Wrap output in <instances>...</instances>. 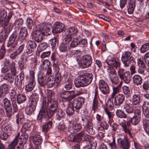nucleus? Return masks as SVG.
Listing matches in <instances>:
<instances>
[{
  "instance_id": "nucleus-62",
  "label": "nucleus",
  "mask_w": 149,
  "mask_h": 149,
  "mask_svg": "<svg viewBox=\"0 0 149 149\" xmlns=\"http://www.w3.org/2000/svg\"><path fill=\"white\" fill-rule=\"evenodd\" d=\"M17 144V141L16 139H14L6 149H15V146Z\"/></svg>"
},
{
  "instance_id": "nucleus-50",
  "label": "nucleus",
  "mask_w": 149,
  "mask_h": 149,
  "mask_svg": "<svg viewBox=\"0 0 149 149\" xmlns=\"http://www.w3.org/2000/svg\"><path fill=\"white\" fill-rule=\"evenodd\" d=\"M36 109L33 108V107L28 106L26 107L25 109V111L26 114L28 115H30L32 114V113L35 111Z\"/></svg>"
},
{
  "instance_id": "nucleus-12",
  "label": "nucleus",
  "mask_w": 149,
  "mask_h": 149,
  "mask_svg": "<svg viewBox=\"0 0 149 149\" xmlns=\"http://www.w3.org/2000/svg\"><path fill=\"white\" fill-rule=\"evenodd\" d=\"M81 120L84 123L83 125H86L87 131L88 133L91 135H93L95 133V131L93 129V125L92 123L91 119L89 117L82 118Z\"/></svg>"
},
{
  "instance_id": "nucleus-37",
  "label": "nucleus",
  "mask_w": 149,
  "mask_h": 149,
  "mask_svg": "<svg viewBox=\"0 0 149 149\" xmlns=\"http://www.w3.org/2000/svg\"><path fill=\"white\" fill-rule=\"evenodd\" d=\"M133 83L136 86H139L142 83V78L141 76L139 75H135L133 77Z\"/></svg>"
},
{
  "instance_id": "nucleus-45",
  "label": "nucleus",
  "mask_w": 149,
  "mask_h": 149,
  "mask_svg": "<svg viewBox=\"0 0 149 149\" xmlns=\"http://www.w3.org/2000/svg\"><path fill=\"white\" fill-rule=\"evenodd\" d=\"M74 107L71 103L70 104L66 110V113L69 116H70L74 113L75 109H74Z\"/></svg>"
},
{
  "instance_id": "nucleus-61",
  "label": "nucleus",
  "mask_w": 149,
  "mask_h": 149,
  "mask_svg": "<svg viewBox=\"0 0 149 149\" xmlns=\"http://www.w3.org/2000/svg\"><path fill=\"white\" fill-rule=\"evenodd\" d=\"M112 100H108L106 103V107L109 109H111L113 107L114 104L113 99H111Z\"/></svg>"
},
{
  "instance_id": "nucleus-55",
  "label": "nucleus",
  "mask_w": 149,
  "mask_h": 149,
  "mask_svg": "<svg viewBox=\"0 0 149 149\" xmlns=\"http://www.w3.org/2000/svg\"><path fill=\"white\" fill-rule=\"evenodd\" d=\"M15 63L13 61L10 64V68L11 69V72L12 74L14 76L16 74V71L15 65Z\"/></svg>"
},
{
  "instance_id": "nucleus-21",
  "label": "nucleus",
  "mask_w": 149,
  "mask_h": 149,
  "mask_svg": "<svg viewBox=\"0 0 149 149\" xmlns=\"http://www.w3.org/2000/svg\"><path fill=\"white\" fill-rule=\"evenodd\" d=\"M109 78L112 84H117L119 82L118 77L117 76L116 72L114 69H112L109 72Z\"/></svg>"
},
{
  "instance_id": "nucleus-14",
  "label": "nucleus",
  "mask_w": 149,
  "mask_h": 149,
  "mask_svg": "<svg viewBox=\"0 0 149 149\" xmlns=\"http://www.w3.org/2000/svg\"><path fill=\"white\" fill-rule=\"evenodd\" d=\"M99 89L101 93L104 95L109 93V89L108 85L103 80H99L98 84Z\"/></svg>"
},
{
  "instance_id": "nucleus-1",
  "label": "nucleus",
  "mask_w": 149,
  "mask_h": 149,
  "mask_svg": "<svg viewBox=\"0 0 149 149\" xmlns=\"http://www.w3.org/2000/svg\"><path fill=\"white\" fill-rule=\"evenodd\" d=\"M8 93V86L7 84H4L0 87V100L3 99L6 114L8 117H11L12 108L10 101L7 98H4Z\"/></svg>"
},
{
  "instance_id": "nucleus-20",
  "label": "nucleus",
  "mask_w": 149,
  "mask_h": 149,
  "mask_svg": "<svg viewBox=\"0 0 149 149\" xmlns=\"http://www.w3.org/2000/svg\"><path fill=\"white\" fill-rule=\"evenodd\" d=\"M114 99V105L116 106H119L123 102L125 99V96L122 94H119L115 96Z\"/></svg>"
},
{
  "instance_id": "nucleus-11",
  "label": "nucleus",
  "mask_w": 149,
  "mask_h": 149,
  "mask_svg": "<svg viewBox=\"0 0 149 149\" xmlns=\"http://www.w3.org/2000/svg\"><path fill=\"white\" fill-rule=\"evenodd\" d=\"M59 80L56 78L50 77L47 78V80L46 84L48 88H50L53 87H57L60 84L61 79H59Z\"/></svg>"
},
{
  "instance_id": "nucleus-38",
  "label": "nucleus",
  "mask_w": 149,
  "mask_h": 149,
  "mask_svg": "<svg viewBox=\"0 0 149 149\" xmlns=\"http://www.w3.org/2000/svg\"><path fill=\"white\" fill-rule=\"evenodd\" d=\"M3 78L6 80H7L10 84H12L14 81V78L12 76L11 73L9 72L5 74L3 77Z\"/></svg>"
},
{
  "instance_id": "nucleus-56",
  "label": "nucleus",
  "mask_w": 149,
  "mask_h": 149,
  "mask_svg": "<svg viewBox=\"0 0 149 149\" xmlns=\"http://www.w3.org/2000/svg\"><path fill=\"white\" fill-rule=\"evenodd\" d=\"M67 81L68 82L65 83V85L64 88L66 90H69L72 88L73 85L71 81H68V79H67Z\"/></svg>"
},
{
  "instance_id": "nucleus-41",
  "label": "nucleus",
  "mask_w": 149,
  "mask_h": 149,
  "mask_svg": "<svg viewBox=\"0 0 149 149\" xmlns=\"http://www.w3.org/2000/svg\"><path fill=\"white\" fill-rule=\"evenodd\" d=\"M80 38L79 37L77 36L74 37L72 39L70 45L71 47H77L79 44L78 41L79 40Z\"/></svg>"
},
{
  "instance_id": "nucleus-23",
  "label": "nucleus",
  "mask_w": 149,
  "mask_h": 149,
  "mask_svg": "<svg viewBox=\"0 0 149 149\" xmlns=\"http://www.w3.org/2000/svg\"><path fill=\"white\" fill-rule=\"evenodd\" d=\"M99 97L97 88L96 87L95 88L94 97L93 100L92 109L95 111L97 109L98 107V100Z\"/></svg>"
},
{
  "instance_id": "nucleus-35",
  "label": "nucleus",
  "mask_w": 149,
  "mask_h": 149,
  "mask_svg": "<svg viewBox=\"0 0 149 149\" xmlns=\"http://www.w3.org/2000/svg\"><path fill=\"white\" fill-rule=\"evenodd\" d=\"M32 137L33 143L36 145H40L42 143V137L38 134L33 135Z\"/></svg>"
},
{
  "instance_id": "nucleus-15",
  "label": "nucleus",
  "mask_w": 149,
  "mask_h": 149,
  "mask_svg": "<svg viewBox=\"0 0 149 149\" xmlns=\"http://www.w3.org/2000/svg\"><path fill=\"white\" fill-rule=\"evenodd\" d=\"M24 79V73L22 71L17 75L15 79V84L18 89L22 88V81Z\"/></svg>"
},
{
  "instance_id": "nucleus-42",
  "label": "nucleus",
  "mask_w": 149,
  "mask_h": 149,
  "mask_svg": "<svg viewBox=\"0 0 149 149\" xmlns=\"http://www.w3.org/2000/svg\"><path fill=\"white\" fill-rule=\"evenodd\" d=\"M58 41L57 38L55 37H54V38L50 40L49 42V46L53 49H54L56 45H58Z\"/></svg>"
},
{
  "instance_id": "nucleus-39",
  "label": "nucleus",
  "mask_w": 149,
  "mask_h": 149,
  "mask_svg": "<svg viewBox=\"0 0 149 149\" xmlns=\"http://www.w3.org/2000/svg\"><path fill=\"white\" fill-rule=\"evenodd\" d=\"M69 49V44L63 43L60 45L59 47L60 51L62 52H65Z\"/></svg>"
},
{
  "instance_id": "nucleus-49",
  "label": "nucleus",
  "mask_w": 149,
  "mask_h": 149,
  "mask_svg": "<svg viewBox=\"0 0 149 149\" xmlns=\"http://www.w3.org/2000/svg\"><path fill=\"white\" fill-rule=\"evenodd\" d=\"M149 50V42L145 43L143 45L140 49L141 53H144Z\"/></svg>"
},
{
  "instance_id": "nucleus-51",
  "label": "nucleus",
  "mask_w": 149,
  "mask_h": 149,
  "mask_svg": "<svg viewBox=\"0 0 149 149\" xmlns=\"http://www.w3.org/2000/svg\"><path fill=\"white\" fill-rule=\"evenodd\" d=\"M81 128V125L79 124H77L73 126L72 127L73 132L74 133L79 131Z\"/></svg>"
},
{
  "instance_id": "nucleus-43",
  "label": "nucleus",
  "mask_w": 149,
  "mask_h": 149,
  "mask_svg": "<svg viewBox=\"0 0 149 149\" xmlns=\"http://www.w3.org/2000/svg\"><path fill=\"white\" fill-rule=\"evenodd\" d=\"M54 69L55 73V77L56 78L58 79H61V73L59 72L60 68L58 67L56 65H54Z\"/></svg>"
},
{
  "instance_id": "nucleus-9",
  "label": "nucleus",
  "mask_w": 149,
  "mask_h": 149,
  "mask_svg": "<svg viewBox=\"0 0 149 149\" xmlns=\"http://www.w3.org/2000/svg\"><path fill=\"white\" fill-rule=\"evenodd\" d=\"M73 91H64L60 93V96L66 101H70L78 95Z\"/></svg>"
},
{
  "instance_id": "nucleus-30",
  "label": "nucleus",
  "mask_w": 149,
  "mask_h": 149,
  "mask_svg": "<svg viewBox=\"0 0 149 149\" xmlns=\"http://www.w3.org/2000/svg\"><path fill=\"white\" fill-rule=\"evenodd\" d=\"M13 27V25L12 23L8 21H6L4 24L3 27L4 29V32L9 34L11 31Z\"/></svg>"
},
{
  "instance_id": "nucleus-63",
  "label": "nucleus",
  "mask_w": 149,
  "mask_h": 149,
  "mask_svg": "<svg viewBox=\"0 0 149 149\" xmlns=\"http://www.w3.org/2000/svg\"><path fill=\"white\" fill-rule=\"evenodd\" d=\"M112 141H109L108 144L111 147L112 149H116L117 147L116 146L115 140V139L112 138L111 139Z\"/></svg>"
},
{
  "instance_id": "nucleus-32",
  "label": "nucleus",
  "mask_w": 149,
  "mask_h": 149,
  "mask_svg": "<svg viewBox=\"0 0 149 149\" xmlns=\"http://www.w3.org/2000/svg\"><path fill=\"white\" fill-rule=\"evenodd\" d=\"M120 125L122 127V131L126 134L129 135L131 138H132L133 136L132 135L131 129L129 128V127L127 126L126 124L125 123H120Z\"/></svg>"
},
{
  "instance_id": "nucleus-59",
  "label": "nucleus",
  "mask_w": 149,
  "mask_h": 149,
  "mask_svg": "<svg viewBox=\"0 0 149 149\" xmlns=\"http://www.w3.org/2000/svg\"><path fill=\"white\" fill-rule=\"evenodd\" d=\"M123 92L124 95L129 96L130 94V90L129 87L127 86H123L122 87Z\"/></svg>"
},
{
  "instance_id": "nucleus-40",
  "label": "nucleus",
  "mask_w": 149,
  "mask_h": 149,
  "mask_svg": "<svg viewBox=\"0 0 149 149\" xmlns=\"http://www.w3.org/2000/svg\"><path fill=\"white\" fill-rule=\"evenodd\" d=\"M35 84V82L34 81H30V82L25 87V89L27 91H30L33 90Z\"/></svg>"
},
{
  "instance_id": "nucleus-17",
  "label": "nucleus",
  "mask_w": 149,
  "mask_h": 149,
  "mask_svg": "<svg viewBox=\"0 0 149 149\" xmlns=\"http://www.w3.org/2000/svg\"><path fill=\"white\" fill-rule=\"evenodd\" d=\"M45 102L47 107H49L51 111L53 112V113L57 110L58 108V102L56 100L53 99V100L48 101L47 102L45 100H43L42 102Z\"/></svg>"
},
{
  "instance_id": "nucleus-34",
  "label": "nucleus",
  "mask_w": 149,
  "mask_h": 149,
  "mask_svg": "<svg viewBox=\"0 0 149 149\" xmlns=\"http://www.w3.org/2000/svg\"><path fill=\"white\" fill-rule=\"evenodd\" d=\"M52 122L51 121L46 123L42 126V132L45 133H46L52 128Z\"/></svg>"
},
{
  "instance_id": "nucleus-57",
  "label": "nucleus",
  "mask_w": 149,
  "mask_h": 149,
  "mask_svg": "<svg viewBox=\"0 0 149 149\" xmlns=\"http://www.w3.org/2000/svg\"><path fill=\"white\" fill-rule=\"evenodd\" d=\"M27 45L32 49H33L34 50H35L37 47L36 43L34 41L31 40L28 41Z\"/></svg>"
},
{
  "instance_id": "nucleus-36",
  "label": "nucleus",
  "mask_w": 149,
  "mask_h": 149,
  "mask_svg": "<svg viewBox=\"0 0 149 149\" xmlns=\"http://www.w3.org/2000/svg\"><path fill=\"white\" fill-rule=\"evenodd\" d=\"M26 100V97L25 95L22 94H18L17 95L16 102L19 104L24 102Z\"/></svg>"
},
{
  "instance_id": "nucleus-60",
  "label": "nucleus",
  "mask_w": 149,
  "mask_h": 149,
  "mask_svg": "<svg viewBox=\"0 0 149 149\" xmlns=\"http://www.w3.org/2000/svg\"><path fill=\"white\" fill-rule=\"evenodd\" d=\"M137 64L140 67L143 68H146V64L141 58H138L137 60Z\"/></svg>"
},
{
  "instance_id": "nucleus-58",
  "label": "nucleus",
  "mask_w": 149,
  "mask_h": 149,
  "mask_svg": "<svg viewBox=\"0 0 149 149\" xmlns=\"http://www.w3.org/2000/svg\"><path fill=\"white\" fill-rule=\"evenodd\" d=\"M6 49L4 44H2L0 49V59L3 58L6 53Z\"/></svg>"
},
{
  "instance_id": "nucleus-27",
  "label": "nucleus",
  "mask_w": 149,
  "mask_h": 149,
  "mask_svg": "<svg viewBox=\"0 0 149 149\" xmlns=\"http://www.w3.org/2000/svg\"><path fill=\"white\" fill-rule=\"evenodd\" d=\"M47 77L44 74H40L38 76V81L39 84L41 86H45L46 84Z\"/></svg>"
},
{
  "instance_id": "nucleus-33",
  "label": "nucleus",
  "mask_w": 149,
  "mask_h": 149,
  "mask_svg": "<svg viewBox=\"0 0 149 149\" xmlns=\"http://www.w3.org/2000/svg\"><path fill=\"white\" fill-rule=\"evenodd\" d=\"M120 78L123 80L125 83L127 84H129L131 79L130 72L128 71H125V73Z\"/></svg>"
},
{
  "instance_id": "nucleus-6",
  "label": "nucleus",
  "mask_w": 149,
  "mask_h": 149,
  "mask_svg": "<svg viewBox=\"0 0 149 149\" xmlns=\"http://www.w3.org/2000/svg\"><path fill=\"white\" fill-rule=\"evenodd\" d=\"M17 34V32L15 31L10 36L7 45V46L10 47L8 49L9 52H11L17 46V42L16 39Z\"/></svg>"
},
{
  "instance_id": "nucleus-8",
  "label": "nucleus",
  "mask_w": 149,
  "mask_h": 149,
  "mask_svg": "<svg viewBox=\"0 0 149 149\" xmlns=\"http://www.w3.org/2000/svg\"><path fill=\"white\" fill-rule=\"evenodd\" d=\"M117 143L120 149H129L130 147V142L127 137L124 136L117 139Z\"/></svg>"
},
{
  "instance_id": "nucleus-25",
  "label": "nucleus",
  "mask_w": 149,
  "mask_h": 149,
  "mask_svg": "<svg viewBox=\"0 0 149 149\" xmlns=\"http://www.w3.org/2000/svg\"><path fill=\"white\" fill-rule=\"evenodd\" d=\"M134 107L131 106L130 102L129 104L127 103H125L121 106V108L122 110H125L128 114H134Z\"/></svg>"
},
{
  "instance_id": "nucleus-2",
  "label": "nucleus",
  "mask_w": 149,
  "mask_h": 149,
  "mask_svg": "<svg viewBox=\"0 0 149 149\" xmlns=\"http://www.w3.org/2000/svg\"><path fill=\"white\" fill-rule=\"evenodd\" d=\"M93 79V75L91 74L81 75L79 76L77 81L75 82L74 84L77 88L84 87L90 84Z\"/></svg>"
},
{
  "instance_id": "nucleus-24",
  "label": "nucleus",
  "mask_w": 149,
  "mask_h": 149,
  "mask_svg": "<svg viewBox=\"0 0 149 149\" xmlns=\"http://www.w3.org/2000/svg\"><path fill=\"white\" fill-rule=\"evenodd\" d=\"M141 97L139 94H135L133 95L130 102V104L132 107H136L140 104Z\"/></svg>"
},
{
  "instance_id": "nucleus-7",
  "label": "nucleus",
  "mask_w": 149,
  "mask_h": 149,
  "mask_svg": "<svg viewBox=\"0 0 149 149\" xmlns=\"http://www.w3.org/2000/svg\"><path fill=\"white\" fill-rule=\"evenodd\" d=\"M19 134L18 133L14 139H16L17 141V144L18 143L19 144L17 147V149H22L24 145L26 143L27 140L28 135L26 132H24L19 138Z\"/></svg>"
},
{
  "instance_id": "nucleus-10",
  "label": "nucleus",
  "mask_w": 149,
  "mask_h": 149,
  "mask_svg": "<svg viewBox=\"0 0 149 149\" xmlns=\"http://www.w3.org/2000/svg\"><path fill=\"white\" fill-rule=\"evenodd\" d=\"M10 98L11 102V104L14 112H17L18 111V108L16 102V92L15 89L11 90L9 92Z\"/></svg>"
},
{
  "instance_id": "nucleus-52",
  "label": "nucleus",
  "mask_w": 149,
  "mask_h": 149,
  "mask_svg": "<svg viewBox=\"0 0 149 149\" xmlns=\"http://www.w3.org/2000/svg\"><path fill=\"white\" fill-rule=\"evenodd\" d=\"M54 113H56V118L58 119H59L60 118L62 117L65 114V113L61 109H57Z\"/></svg>"
},
{
  "instance_id": "nucleus-26",
  "label": "nucleus",
  "mask_w": 149,
  "mask_h": 149,
  "mask_svg": "<svg viewBox=\"0 0 149 149\" xmlns=\"http://www.w3.org/2000/svg\"><path fill=\"white\" fill-rule=\"evenodd\" d=\"M28 34L27 29L26 27H22L20 29L19 35V39L22 41L27 37Z\"/></svg>"
},
{
  "instance_id": "nucleus-28",
  "label": "nucleus",
  "mask_w": 149,
  "mask_h": 149,
  "mask_svg": "<svg viewBox=\"0 0 149 149\" xmlns=\"http://www.w3.org/2000/svg\"><path fill=\"white\" fill-rule=\"evenodd\" d=\"M122 84V82H120L116 87H113V92L110 95V99H113L115 96L116 95V94L119 92Z\"/></svg>"
},
{
  "instance_id": "nucleus-16",
  "label": "nucleus",
  "mask_w": 149,
  "mask_h": 149,
  "mask_svg": "<svg viewBox=\"0 0 149 149\" xmlns=\"http://www.w3.org/2000/svg\"><path fill=\"white\" fill-rule=\"evenodd\" d=\"M65 28V26L63 24L59 22H56L54 24L52 32L53 33H60L63 31Z\"/></svg>"
},
{
  "instance_id": "nucleus-5",
  "label": "nucleus",
  "mask_w": 149,
  "mask_h": 149,
  "mask_svg": "<svg viewBox=\"0 0 149 149\" xmlns=\"http://www.w3.org/2000/svg\"><path fill=\"white\" fill-rule=\"evenodd\" d=\"M131 53L129 51H126L123 52L121 58V61L125 67H128L131 62L135 63V59L131 56Z\"/></svg>"
},
{
  "instance_id": "nucleus-29",
  "label": "nucleus",
  "mask_w": 149,
  "mask_h": 149,
  "mask_svg": "<svg viewBox=\"0 0 149 149\" xmlns=\"http://www.w3.org/2000/svg\"><path fill=\"white\" fill-rule=\"evenodd\" d=\"M136 0H130L127 6V11L129 14H132L135 6Z\"/></svg>"
},
{
  "instance_id": "nucleus-54",
  "label": "nucleus",
  "mask_w": 149,
  "mask_h": 149,
  "mask_svg": "<svg viewBox=\"0 0 149 149\" xmlns=\"http://www.w3.org/2000/svg\"><path fill=\"white\" fill-rule=\"evenodd\" d=\"M26 25L29 30L31 29L33 25V20L30 18L27 19L26 21Z\"/></svg>"
},
{
  "instance_id": "nucleus-46",
  "label": "nucleus",
  "mask_w": 149,
  "mask_h": 149,
  "mask_svg": "<svg viewBox=\"0 0 149 149\" xmlns=\"http://www.w3.org/2000/svg\"><path fill=\"white\" fill-rule=\"evenodd\" d=\"M122 110L117 109L116 111L117 116L121 118H126L127 117L126 114Z\"/></svg>"
},
{
  "instance_id": "nucleus-31",
  "label": "nucleus",
  "mask_w": 149,
  "mask_h": 149,
  "mask_svg": "<svg viewBox=\"0 0 149 149\" xmlns=\"http://www.w3.org/2000/svg\"><path fill=\"white\" fill-rule=\"evenodd\" d=\"M39 26V28L43 32V34L45 35H47V34H49L51 33V31H52V29L44 26L43 24L37 25Z\"/></svg>"
},
{
  "instance_id": "nucleus-4",
  "label": "nucleus",
  "mask_w": 149,
  "mask_h": 149,
  "mask_svg": "<svg viewBox=\"0 0 149 149\" xmlns=\"http://www.w3.org/2000/svg\"><path fill=\"white\" fill-rule=\"evenodd\" d=\"M77 61L78 60L77 59ZM92 63V58L91 56L89 54H86L82 56L79 61H78L79 67L84 69L91 66Z\"/></svg>"
},
{
  "instance_id": "nucleus-48",
  "label": "nucleus",
  "mask_w": 149,
  "mask_h": 149,
  "mask_svg": "<svg viewBox=\"0 0 149 149\" xmlns=\"http://www.w3.org/2000/svg\"><path fill=\"white\" fill-rule=\"evenodd\" d=\"M141 118L136 116L133 117L131 119V124L134 125H136L139 123Z\"/></svg>"
},
{
  "instance_id": "nucleus-3",
  "label": "nucleus",
  "mask_w": 149,
  "mask_h": 149,
  "mask_svg": "<svg viewBox=\"0 0 149 149\" xmlns=\"http://www.w3.org/2000/svg\"><path fill=\"white\" fill-rule=\"evenodd\" d=\"M45 102H42L41 109L40 110L37 117V120L39 122L42 121V119H47L50 118L53 115L52 111L47 107Z\"/></svg>"
},
{
  "instance_id": "nucleus-18",
  "label": "nucleus",
  "mask_w": 149,
  "mask_h": 149,
  "mask_svg": "<svg viewBox=\"0 0 149 149\" xmlns=\"http://www.w3.org/2000/svg\"><path fill=\"white\" fill-rule=\"evenodd\" d=\"M36 29L35 34L33 35V38L34 40L38 42H40L42 40L44 36L43 32L42 31L37 25L36 27Z\"/></svg>"
},
{
  "instance_id": "nucleus-19",
  "label": "nucleus",
  "mask_w": 149,
  "mask_h": 149,
  "mask_svg": "<svg viewBox=\"0 0 149 149\" xmlns=\"http://www.w3.org/2000/svg\"><path fill=\"white\" fill-rule=\"evenodd\" d=\"M107 64L111 66L114 67L116 69L119 68L120 63L117 58L108 57L106 61Z\"/></svg>"
},
{
  "instance_id": "nucleus-22",
  "label": "nucleus",
  "mask_w": 149,
  "mask_h": 149,
  "mask_svg": "<svg viewBox=\"0 0 149 149\" xmlns=\"http://www.w3.org/2000/svg\"><path fill=\"white\" fill-rule=\"evenodd\" d=\"M34 51L33 49H32L26 45L25 52L23 54L21 57V59L23 60L25 59L26 61H27L28 58L32 55V53Z\"/></svg>"
},
{
  "instance_id": "nucleus-64",
  "label": "nucleus",
  "mask_w": 149,
  "mask_h": 149,
  "mask_svg": "<svg viewBox=\"0 0 149 149\" xmlns=\"http://www.w3.org/2000/svg\"><path fill=\"white\" fill-rule=\"evenodd\" d=\"M6 12L5 10H2L0 13V19L5 22L7 16Z\"/></svg>"
},
{
  "instance_id": "nucleus-13",
  "label": "nucleus",
  "mask_w": 149,
  "mask_h": 149,
  "mask_svg": "<svg viewBox=\"0 0 149 149\" xmlns=\"http://www.w3.org/2000/svg\"><path fill=\"white\" fill-rule=\"evenodd\" d=\"M71 103L74 107L75 111L78 113L82 107L84 103V100L82 97H79L74 99Z\"/></svg>"
},
{
  "instance_id": "nucleus-47",
  "label": "nucleus",
  "mask_w": 149,
  "mask_h": 149,
  "mask_svg": "<svg viewBox=\"0 0 149 149\" xmlns=\"http://www.w3.org/2000/svg\"><path fill=\"white\" fill-rule=\"evenodd\" d=\"M66 32H68V34L71 36L74 34H75L78 32L77 29L73 27H70L66 30Z\"/></svg>"
},
{
  "instance_id": "nucleus-53",
  "label": "nucleus",
  "mask_w": 149,
  "mask_h": 149,
  "mask_svg": "<svg viewBox=\"0 0 149 149\" xmlns=\"http://www.w3.org/2000/svg\"><path fill=\"white\" fill-rule=\"evenodd\" d=\"M100 127H98L97 129L100 130L101 127L102 129L107 130L109 127V124L106 121H102L100 124Z\"/></svg>"
},
{
  "instance_id": "nucleus-44",
  "label": "nucleus",
  "mask_w": 149,
  "mask_h": 149,
  "mask_svg": "<svg viewBox=\"0 0 149 149\" xmlns=\"http://www.w3.org/2000/svg\"><path fill=\"white\" fill-rule=\"evenodd\" d=\"M9 34L5 32H2L0 35V43L4 45L6 39L8 37Z\"/></svg>"
}]
</instances>
